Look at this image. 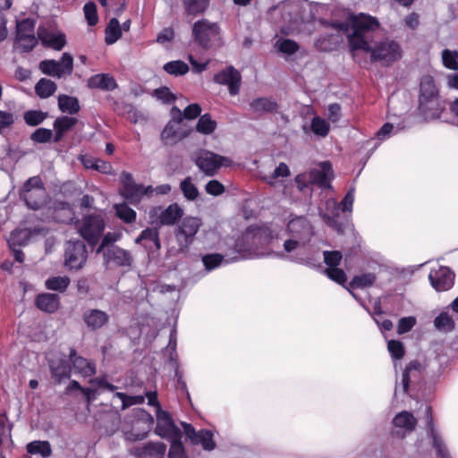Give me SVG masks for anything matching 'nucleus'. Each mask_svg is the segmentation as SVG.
Masks as SVG:
<instances>
[{
	"label": "nucleus",
	"instance_id": "obj_40",
	"mask_svg": "<svg viewBox=\"0 0 458 458\" xmlns=\"http://www.w3.org/2000/svg\"><path fill=\"white\" fill-rule=\"evenodd\" d=\"M185 11L190 15L203 13L209 4V0H182Z\"/></svg>",
	"mask_w": 458,
	"mask_h": 458
},
{
	"label": "nucleus",
	"instance_id": "obj_60",
	"mask_svg": "<svg viewBox=\"0 0 458 458\" xmlns=\"http://www.w3.org/2000/svg\"><path fill=\"white\" fill-rule=\"evenodd\" d=\"M416 324L414 317H404L399 319L397 326V333L399 335L410 332Z\"/></svg>",
	"mask_w": 458,
	"mask_h": 458
},
{
	"label": "nucleus",
	"instance_id": "obj_45",
	"mask_svg": "<svg viewBox=\"0 0 458 458\" xmlns=\"http://www.w3.org/2000/svg\"><path fill=\"white\" fill-rule=\"evenodd\" d=\"M164 70L169 74L180 76L188 72L189 66L183 61L176 60L166 63L164 65Z\"/></svg>",
	"mask_w": 458,
	"mask_h": 458
},
{
	"label": "nucleus",
	"instance_id": "obj_17",
	"mask_svg": "<svg viewBox=\"0 0 458 458\" xmlns=\"http://www.w3.org/2000/svg\"><path fill=\"white\" fill-rule=\"evenodd\" d=\"M69 359L76 373L83 377H89L96 374V364L86 358L77 354L74 348H71L69 352Z\"/></svg>",
	"mask_w": 458,
	"mask_h": 458
},
{
	"label": "nucleus",
	"instance_id": "obj_54",
	"mask_svg": "<svg viewBox=\"0 0 458 458\" xmlns=\"http://www.w3.org/2000/svg\"><path fill=\"white\" fill-rule=\"evenodd\" d=\"M84 15L89 26H94L98 23V16L97 13V5L94 2H88L83 7Z\"/></svg>",
	"mask_w": 458,
	"mask_h": 458
},
{
	"label": "nucleus",
	"instance_id": "obj_30",
	"mask_svg": "<svg viewBox=\"0 0 458 458\" xmlns=\"http://www.w3.org/2000/svg\"><path fill=\"white\" fill-rule=\"evenodd\" d=\"M81 163L87 169H93L105 174H113V166L111 163L104 161L99 158H94L92 157L83 156L81 157Z\"/></svg>",
	"mask_w": 458,
	"mask_h": 458
},
{
	"label": "nucleus",
	"instance_id": "obj_57",
	"mask_svg": "<svg viewBox=\"0 0 458 458\" xmlns=\"http://www.w3.org/2000/svg\"><path fill=\"white\" fill-rule=\"evenodd\" d=\"M35 21L31 19H24L17 23V35H30L34 34Z\"/></svg>",
	"mask_w": 458,
	"mask_h": 458
},
{
	"label": "nucleus",
	"instance_id": "obj_2",
	"mask_svg": "<svg viewBox=\"0 0 458 458\" xmlns=\"http://www.w3.org/2000/svg\"><path fill=\"white\" fill-rule=\"evenodd\" d=\"M20 197L27 207L38 210L45 206L47 199V192L39 176L29 178L22 185Z\"/></svg>",
	"mask_w": 458,
	"mask_h": 458
},
{
	"label": "nucleus",
	"instance_id": "obj_33",
	"mask_svg": "<svg viewBox=\"0 0 458 458\" xmlns=\"http://www.w3.org/2000/svg\"><path fill=\"white\" fill-rule=\"evenodd\" d=\"M58 107L62 113L75 114L80 111V103L77 98L63 94L58 97Z\"/></svg>",
	"mask_w": 458,
	"mask_h": 458
},
{
	"label": "nucleus",
	"instance_id": "obj_56",
	"mask_svg": "<svg viewBox=\"0 0 458 458\" xmlns=\"http://www.w3.org/2000/svg\"><path fill=\"white\" fill-rule=\"evenodd\" d=\"M387 349L394 360H401L405 353L404 347L402 342L398 340H390L387 343Z\"/></svg>",
	"mask_w": 458,
	"mask_h": 458
},
{
	"label": "nucleus",
	"instance_id": "obj_12",
	"mask_svg": "<svg viewBox=\"0 0 458 458\" xmlns=\"http://www.w3.org/2000/svg\"><path fill=\"white\" fill-rule=\"evenodd\" d=\"M196 165L207 175L213 176L222 167L233 165L232 159L211 151L203 152L197 159Z\"/></svg>",
	"mask_w": 458,
	"mask_h": 458
},
{
	"label": "nucleus",
	"instance_id": "obj_19",
	"mask_svg": "<svg viewBox=\"0 0 458 458\" xmlns=\"http://www.w3.org/2000/svg\"><path fill=\"white\" fill-rule=\"evenodd\" d=\"M82 319L88 329L96 331L108 324L109 315L98 309H89L83 312Z\"/></svg>",
	"mask_w": 458,
	"mask_h": 458
},
{
	"label": "nucleus",
	"instance_id": "obj_51",
	"mask_svg": "<svg viewBox=\"0 0 458 458\" xmlns=\"http://www.w3.org/2000/svg\"><path fill=\"white\" fill-rule=\"evenodd\" d=\"M52 138L54 139L52 130L46 128H38L30 135V140L36 143H47Z\"/></svg>",
	"mask_w": 458,
	"mask_h": 458
},
{
	"label": "nucleus",
	"instance_id": "obj_55",
	"mask_svg": "<svg viewBox=\"0 0 458 458\" xmlns=\"http://www.w3.org/2000/svg\"><path fill=\"white\" fill-rule=\"evenodd\" d=\"M16 40L24 52L31 51L38 43L34 34L16 36Z\"/></svg>",
	"mask_w": 458,
	"mask_h": 458
},
{
	"label": "nucleus",
	"instance_id": "obj_32",
	"mask_svg": "<svg viewBox=\"0 0 458 458\" xmlns=\"http://www.w3.org/2000/svg\"><path fill=\"white\" fill-rule=\"evenodd\" d=\"M377 281V276L374 273H365L354 276L349 283L348 289H364L372 286Z\"/></svg>",
	"mask_w": 458,
	"mask_h": 458
},
{
	"label": "nucleus",
	"instance_id": "obj_22",
	"mask_svg": "<svg viewBox=\"0 0 458 458\" xmlns=\"http://www.w3.org/2000/svg\"><path fill=\"white\" fill-rule=\"evenodd\" d=\"M184 211L176 202L170 204L158 216L160 225H174L183 216Z\"/></svg>",
	"mask_w": 458,
	"mask_h": 458
},
{
	"label": "nucleus",
	"instance_id": "obj_39",
	"mask_svg": "<svg viewBox=\"0 0 458 458\" xmlns=\"http://www.w3.org/2000/svg\"><path fill=\"white\" fill-rule=\"evenodd\" d=\"M70 278L66 276H52L46 280L45 286L51 291L64 293L70 285Z\"/></svg>",
	"mask_w": 458,
	"mask_h": 458
},
{
	"label": "nucleus",
	"instance_id": "obj_13",
	"mask_svg": "<svg viewBox=\"0 0 458 458\" xmlns=\"http://www.w3.org/2000/svg\"><path fill=\"white\" fill-rule=\"evenodd\" d=\"M455 274L448 267L440 266L437 269H431L428 279L431 286L437 292L450 290L454 284Z\"/></svg>",
	"mask_w": 458,
	"mask_h": 458
},
{
	"label": "nucleus",
	"instance_id": "obj_5",
	"mask_svg": "<svg viewBox=\"0 0 458 458\" xmlns=\"http://www.w3.org/2000/svg\"><path fill=\"white\" fill-rule=\"evenodd\" d=\"M198 116H173L161 132V140L165 145H174L191 132L188 123Z\"/></svg>",
	"mask_w": 458,
	"mask_h": 458
},
{
	"label": "nucleus",
	"instance_id": "obj_27",
	"mask_svg": "<svg viewBox=\"0 0 458 458\" xmlns=\"http://www.w3.org/2000/svg\"><path fill=\"white\" fill-rule=\"evenodd\" d=\"M77 123L74 116L58 117L54 123L55 135L54 142H59L65 132L70 131Z\"/></svg>",
	"mask_w": 458,
	"mask_h": 458
},
{
	"label": "nucleus",
	"instance_id": "obj_1",
	"mask_svg": "<svg viewBox=\"0 0 458 458\" xmlns=\"http://www.w3.org/2000/svg\"><path fill=\"white\" fill-rule=\"evenodd\" d=\"M331 26L346 35L352 51L370 53L371 62L388 66L402 57L401 47L394 40L386 38L373 45L374 33L380 28L376 17L360 13L352 15L347 22H335Z\"/></svg>",
	"mask_w": 458,
	"mask_h": 458
},
{
	"label": "nucleus",
	"instance_id": "obj_52",
	"mask_svg": "<svg viewBox=\"0 0 458 458\" xmlns=\"http://www.w3.org/2000/svg\"><path fill=\"white\" fill-rule=\"evenodd\" d=\"M216 123L210 119V116H199L196 129L199 132L209 134L215 131Z\"/></svg>",
	"mask_w": 458,
	"mask_h": 458
},
{
	"label": "nucleus",
	"instance_id": "obj_35",
	"mask_svg": "<svg viewBox=\"0 0 458 458\" xmlns=\"http://www.w3.org/2000/svg\"><path fill=\"white\" fill-rule=\"evenodd\" d=\"M30 233L28 229L13 230L7 240L9 248H21L28 243Z\"/></svg>",
	"mask_w": 458,
	"mask_h": 458
},
{
	"label": "nucleus",
	"instance_id": "obj_10",
	"mask_svg": "<svg viewBox=\"0 0 458 458\" xmlns=\"http://www.w3.org/2000/svg\"><path fill=\"white\" fill-rule=\"evenodd\" d=\"M39 69L44 74L52 77L62 78L64 75H71L73 71V58L69 53H64L60 61H41Z\"/></svg>",
	"mask_w": 458,
	"mask_h": 458
},
{
	"label": "nucleus",
	"instance_id": "obj_44",
	"mask_svg": "<svg viewBox=\"0 0 458 458\" xmlns=\"http://www.w3.org/2000/svg\"><path fill=\"white\" fill-rule=\"evenodd\" d=\"M434 325L437 329L445 332H451L454 328V322L452 317L446 312H442L436 317Z\"/></svg>",
	"mask_w": 458,
	"mask_h": 458
},
{
	"label": "nucleus",
	"instance_id": "obj_16",
	"mask_svg": "<svg viewBox=\"0 0 458 458\" xmlns=\"http://www.w3.org/2000/svg\"><path fill=\"white\" fill-rule=\"evenodd\" d=\"M437 97V89L435 86L434 79L430 75H425L420 80V108L421 112H426V106L433 102Z\"/></svg>",
	"mask_w": 458,
	"mask_h": 458
},
{
	"label": "nucleus",
	"instance_id": "obj_9",
	"mask_svg": "<svg viewBox=\"0 0 458 458\" xmlns=\"http://www.w3.org/2000/svg\"><path fill=\"white\" fill-rule=\"evenodd\" d=\"M155 432L161 437L166 438L170 445L182 441V433L181 429L174 424L171 415L165 411H157Z\"/></svg>",
	"mask_w": 458,
	"mask_h": 458
},
{
	"label": "nucleus",
	"instance_id": "obj_58",
	"mask_svg": "<svg viewBox=\"0 0 458 458\" xmlns=\"http://www.w3.org/2000/svg\"><path fill=\"white\" fill-rule=\"evenodd\" d=\"M277 45L279 51L287 55H293L299 49V45L289 38L277 41Z\"/></svg>",
	"mask_w": 458,
	"mask_h": 458
},
{
	"label": "nucleus",
	"instance_id": "obj_21",
	"mask_svg": "<svg viewBox=\"0 0 458 458\" xmlns=\"http://www.w3.org/2000/svg\"><path fill=\"white\" fill-rule=\"evenodd\" d=\"M51 377L55 383L60 384L64 379L71 377L72 365L70 359H58L49 362Z\"/></svg>",
	"mask_w": 458,
	"mask_h": 458
},
{
	"label": "nucleus",
	"instance_id": "obj_25",
	"mask_svg": "<svg viewBox=\"0 0 458 458\" xmlns=\"http://www.w3.org/2000/svg\"><path fill=\"white\" fill-rule=\"evenodd\" d=\"M321 170H312L310 174V182L320 187H330L331 177L329 174L333 173L332 164L329 161H324L320 164Z\"/></svg>",
	"mask_w": 458,
	"mask_h": 458
},
{
	"label": "nucleus",
	"instance_id": "obj_46",
	"mask_svg": "<svg viewBox=\"0 0 458 458\" xmlns=\"http://www.w3.org/2000/svg\"><path fill=\"white\" fill-rule=\"evenodd\" d=\"M325 275L330 280L337 283L340 285L344 286L345 288L347 287V286H345V284L347 282V276H346L345 272L342 268H339L338 267H327L325 269Z\"/></svg>",
	"mask_w": 458,
	"mask_h": 458
},
{
	"label": "nucleus",
	"instance_id": "obj_64",
	"mask_svg": "<svg viewBox=\"0 0 458 458\" xmlns=\"http://www.w3.org/2000/svg\"><path fill=\"white\" fill-rule=\"evenodd\" d=\"M354 201V190H350L340 202V208L343 212H351Z\"/></svg>",
	"mask_w": 458,
	"mask_h": 458
},
{
	"label": "nucleus",
	"instance_id": "obj_23",
	"mask_svg": "<svg viewBox=\"0 0 458 458\" xmlns=\"http://www.w3.org/2000/svg\"><path fill=\"white\" fill-rule=\"evenodd\" d=\"M424 370V367L422 364L417 360H411L404 369L402 376V385H403V392L407 394L409 392L410 384L412 379H420L422 372Z\"/></svg>",
	"mask_w": 458,
	"mask_h": 458
},
{
	"label": "nucleus",
	"instance_id": "obj_3",
	"mask_svg": "<svg viewBox=\"0 0 458 458\" xmlns=\"http://www.w3.org/2000/svg\"><path fill=\"white\" fill-rule=\"evenodd\" d=\"M192 37L200 47L210 49L216 45H220V28L217 23L202 19L193 24Z\"/></svg>",
	"mask_w": 458,
	"mask_h": 458
},
{
	"label": "nucleus",
	"instance_id": "obj_63",
	"mask_svg": "<svg viewBox=\"0 0 458 458\" xmlns=\"http://www.w3.org/2000/svg\"><path fill=\"white\" fill-rule=\"evenodd\" d=\"M168 458H188L182 441L170 445Z\"/></svg>",
	"mask_w": 458,
	"mask_h": 458
},
{
	"label": "nucleus",
	"instance_id": "obj_36",
	"mask_svg": "<svg viewBox=\"0 0 458 458\" xmlns=\"http://www.w3.org/2000/svg\"><path fill=\"white\" fill-rule=\"evenodd\" d=\"M116 216L126 224L135 222L137 214L127 203H118L114 206Z\"/></svg>",
	"mask_w": 458,
	"mask_h": 458
},
{
	"label": "nucleus",
	"instance_id": "obj_7",
	"mask_svg": "<svg viewBox=\"0 0 458 458\" xmlns=\"http://www.w3.org/2000/svg\"><path fill=\"white\" fill-rule=\"evenodd\" d=\"M121 189L120 195L130 204L137 206L140 203L144 196L149 197L154 192L152 186H144L135 182L132 174L128 172H123L120 176Z\"/></svg>",
	"mask_w": 458,
	"mask_h": 458
},
{
	"label": "nucleus",
	"instance_id": "obj_59",
	"mask_svg": "<svg viewBox=\"0 0 458 458\" xmlns=\"http://www.w3.org/2000/svg\"><path fill=\"white\" fill-rule=\"evenodd\" d=\"M433 446L437 451V455L439 458H451L449 452L444 443V441L437 436L436 434H433Z\"/></svg>",
	"mask_w": 458,
	"mask_h": 458
},
{
	"label": "nucleus",
	"instance_id": "obj_49",
	"mask_svg": "<svg viewBox=\"0 0 458 458\" xmlns=\"http://www.w3.org/2000/svg\"><path fill=\"white\" fill-rule=\"evenodd\" d=\"M224 260V256L219 253L206 254L202 257V262L208 271L218 267Z\"/></svg>",
	"mask_w": 458,
	"mask_h": 458
},
{
	"label": "nucleus",
	"instance_id": "obj_4",
	"mask_svg": "<svg viewBox=\"0 0 458 458\" xmlns=\"http://www.w3.org/2000/svg\"><path fill=\"white\" fill-rule=\"evenodd\" d=\"M106 229L105 219L100 214L83 216L78 225V233L88 244L94 248L101 239Z\"/></svg>",
	"mask_w": 458,
	"mask_h": 458
},
{
	"label": "nucleus",
	"instance_id": "obj_20",
	"mask_svg": "<svg viewBox=\"0 0 458 458\" xmlns=\"http://www.w3.org/2000/svg\"><path fill=\"white\" fill-rule=\"evenodd\" d=\"M37 34L42 45L55 50L60 51L66 44L64 34L55 35L45 27L39 26Z\"/></svg>",
	"mask_w": 458,
	"mask_h": 458
},
{
	"label": "nucleus",
	"instance_id": "obj_37",
	"mask_svg": "<svg viewBox=\"0 0 458 458\" xmlns=\"http://www.w3.org/2000/svg\"><path fill=\"white\" fill-rule=\"evenodd\" d=\"M57 86L53 81L42 78L37 82L35 86V92L38 97L47 98L52 96L55 92Z\"/></svg>",
	"mask_w": 458,
	"mask_h": 458
},
{
	"label": "nucleus",
	"instance_id": "obj_28",
	"mask_svg": "<svg viewBox=\"0 0 458 458\" xmlns=\"http://www.w3.org/2000/svg\"><path fill=\"white\" fill-rule=\"evenodd\" d=\"M88 86L91 89L112 90L117 84L114 79L107 73H99L89 79Z\"/></svg>",
	"mask_w": 458,
	"mask_h": 458
},
{
	"label": "nucleus",
	"instance_id": "obj_61",
	"mask_svg": "<svg viewBox=\"0 0 458 458\" xmlns=\"http://www.w3.org/2000/svg\"><path fill=\"white\" fill-rule=\"evenodd\" d=\"M89 383L91 386H96L99 388H104L110 392H114L117 388L115 386L108 382L106 375L90 378Z\"/></svg>",
	"mask_w": 458,
	"mask_h": 458
},
{
	"label": "nucleus",
	"instance_id": "obj_11",
	"mask_svg": "<svg viewBox=\"0 0 458 458\" xmlns=\"http://www.w3.org/2000/svg\"><path fill=\"white\" fill-rule=\"evenodd\" d=\"M185 440L190 441L192 445H200L206 451H213L216 444L213 438V433L208 429H200L197 431L194 427L187 422H182Z\"/></svg>",
	"mask_w": 458,
	"mask_h": 458
},
{
	"label": "nucleus",
	"instance_id": "obj_6",
	"mask_svg": "<svg viewBox=\"0 0 458 458\" xmlns=\"http://www.w3.org/2000/svg\"><path fill=\"white\" fill-rule=\"evenodd\" d=\"M202 225L201 218L197 216H188L182 219L174 230V236L180 252L188 251Z\"/></svg>",
	"mask_w": 458,
	"mask_h": 458
},
{
	"label": "nucleus",
	"instance_id": "obj_53",
	"mask_svg": "<svg viewBox=\"0 0 458 458\" xmlns=\"http://www.w3.org/2000/svg\"><path fill=\"white\" fill-rule=\"evenodd\" d=\"M324 262L327 267H336L340 265L343 255L339 250H325L323 252Z\"/></svg>",
	"mask_w": 458,
	"mask_h": 458
},
{
	"label": "nucleus",
	"instance_id": "obj_15",
	"mask_svg": "<svg viewBox=\"0 0 458 458\" xmlns=\"http://www.w3.org/2000/svg\"><path fill=\"white\" fill-rule=\"evenodd\" d=\"M214 80L218 84L227 85L230 95L235 96L239 93L242 76L233 66H228L216 73Z\"/></svg>",
	"mask_w": 458,
	"mask_h": 458
},
{
	"label": "nucleus",
	"instance_id": "obj_50",
	"mask_svg": "<svg viewBox=\"0 0 458 458\" xmlns=\"http://www.w3.org/2000/svg\"><path fill=\"white\" fill-rule=\"evenodd\" d=\"M153 96L164 104H173L177 99L176 96L167 87H160L153 91Z\"/></svg>",
	"mask_w": 458,
	"mask_h": 458
},
{
	"label": "nucleus",
	"instance_id": "obj_47",
	"mask_svg": "<svg viewBox=\"0 0 458 458\" xmlns=\"http://www.w3.org/2000/svg\"><path fill=\"white\" fill-rule=\"evenodd\" d=\"M119 238V233L108 232L102 237L100 244L96 249V252L104 254L110 247H116L117 245H114V242H117Z\"/></svg>",
	"mask_w": 458,
	"mask_h": 458
},
{
	"label": "nucleus",
	"instance_id": "obj_8",
	"mask_svg": "<svg viewBox=\"0 0 458 458\" xmlns=\"http://www.w3.org/2000/svg\"><path fill=\"white\" fill-rule=\"evenodd\" d=\"M88 250L81 240L68 241L64 249V265L69 270H81L87 262Z\"/></svg>",
	"mask_w": 458,
	"mask_h": 458
},
{
	"label": "nucleus",
	"instance_id": "obj_26",
	"mask_svg": "<svg viewBox=\"0 0 458 458\" xmlns=\"http://www.w3.org/2000/svg\"><path fill=\"white\" fill-rule=\"evenodd\" d=\"M166 451V445L164 443L149 442L140 447L136 448V454L139 457L164 458Z\"/></svg>",
	"mask_w": 458,
	"mask_h": 458
},
{
	"label": "nucleus",
	"instance_id": "obj_48",
	"mask_svg": "<svg viewBox=\"0 0 458 458\" xmlns=\"http://www.w3.org/2000/svg\"><path fill=\"white\" fill-rule=\"evenodd\" d=\"M442 60L444 65L454 71L458 70V52L452 51L449 49H445L442 52Z\"/></svg>",
	"mask_w": 458,
	"mask_h": 458
},
{
	"label": "nucleus",
	"instance_id": "obj_41",
	"mask_svg": "<svg viewBox=\"0 0 458 458\" xmlns=\"http://www.w3.org/2000/svg\"><path fill=\"white\" fill-rule=\"evenodd\" d=\"M310 130L316 136L324 138L327 136L329 132L330 124L327 120L322 119L321 116H313V119L310 126Z\"/></svg>",
	"mask_w": 458,
	"mask_h": 458
},
{
	"label": "nucleus",
	"instance_id": "obj_43",
	"mask_svg": "<svg viewBox=\"0 0 458 458\" xmlns=\"http://www.w3.org/2000/svg\"><path fill=\"white\" fill-rule=\"evenodd\" d=\"M180 189L184 198L188 200H195L199 196V190L192 182L190 176L186 177L181 182Z\"/></svg>",
	"mask_w": 458,
	"mask_h": 458
},
{
	"label": "nucleus",
	"instance_id": "obj_14",
	"mask_svg": "<svg viewBox=\"0 0 458 458\" xmlns=\"http://www.w3.org/2000/svg\"><path fill=\"white\" fill-rule=\"evenodd\" d=\"M102 255L104 264L106 267L109 265H114L119 267H130L133 262L131 253L119 246L110 247Z\"/></svg>",
	"mask_w": 458,
	"mask_h": 458
},
{
	"label": "nucleus",
	"instance_id": "obj_42",
	"mask_svg": "<svg viewBox=\"0 0 458 458\" xmlns=\"http://www.w3.org/2000/svg\"><path fill=\"white\" fill-rule=\"evenodd\" d=\"M142 241H149L153 242L157 250H160L161 248L159 233L157 228L148 227L141 231L140 235L136 238L135 242L140 243Z\"/></svg>",
	"mask_w": 458,
	"mask_h": 458
},
{
	"label": "nucleus",
	"instance_id": "obj_18",
	"mask_svg": "<svg viewBox=\"0 0 458 458\" xmlns=\"http://www.w3.org/2000/svg\"><path fill=\"white\" fill-rule=\"evenodd\" d=\"M287 231L294 238H309L312 234V225L305 216H299L288 222Z\"/></svg>",
	"mask_w": 458,
	"mask_h": 458
},
{
	"label": "nucleus",
	"instance_id": "obj_29",
	"mask_svg": "<svg viewBox=\"0 0 458 458\" xmlns=\"http://www.w3.org/2000/svg\"><path fill=\"white\" fill-rule=\"evenodd\" d=\"M418 420L413 414L407 411L397 413L393 419V424L396 428H401L406 431H413L416 428Z\"/></svg>",
	"mask_w": 458,
	"mask_h": 458
},
{
	"label": "nucleus",
	"instance_id": "obj_62",
	"mask_svg": "<svg viewBox=\"0 0 458 458\" xmlns=\"http://www.w3.org/2000/svg\"><path fill=\"white\" fill-rule=\"evenodd\" d=\"M205 190L212 196H219L225 192V188L219 181L211 180L206 184Z\"/></svg>",
	"mask_w": 458,
	"mask_h": 458
},
{
	"label": "nucleus",
	"instance_id": "obj_24",
	"mask_svg": "<svg viewBox=\"0 0 458 458\" xmlns=\"http://www.w3.org/2000/svg\"><path fill=\"white\" fill-rule=\"evenodd\" d=\"M35 305L44 312L54 313L60 307V296L56 293H39L35 299Z\"/></svg>",
	"mask_w": 458,
	"mask_h": 458
},
{
	"label": "nucleus",
	"instance_id": "obj_38",
	"mask_svg": "<svg viewBox=\"0 0 458 458\" xmlns=\"http://www.w3.org/2000/svg\"><path fill=\"white\" fill-rule=\"evenodd\" d=\"M26 450L30 454H40L44 458L50 456L52 453L49 442L39 440L29 443Z\"/></svg>",
	"mask_w": 458,
	"mask_h": 458
},
{
	"label": "nucleus",
	"instance_id": "obj_34",
	"mask_svg": "<svg viewBox=\"0 0 458 458\" xmlns=\"http://www.w3.org/2000/svg\"><path fill=\"white\" fill-rule=\"evenodd\" d=\"M105 42L107 45L114 44L122 37V28L116 18H112L105 30Z\"/></svg>",
	"mask_w": 458,
	"mask_h": 458
},
{
	"label": "nucleus",
	"instance_id": "obj_31",
	"mask_svg": "<svg viewBox=\"0 0 458 458\" xmlns=\"http://www.w3.org/2000/svg\"><path fill=\"white\" fill-rule=\"evenodd\" d=\"M250 107L256 113H278L279 107L276 101L268 98H259L250 102Z\"/></svg>",
	"mask_w": 458,
	"mask_h": 458
}]
</instances>
